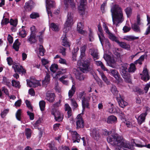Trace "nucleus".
Wrapping results in <instances>:
<instances>
[{
    "mask_svg": "<svg viewBox=\"0 0 150 150\" xmlns=\"http://www.w3.org/2000/svg\"><path fill=\"white\" fill-rule=\"evenodd\" d=\"M70 100L71 103L72 105L75 108H77L78 106V105L75 100L73 99H71Z\"/></svg>",
    "mask_w": 150,
    "mask_h": 150,
    "instance_id": "58",
    "label": "nucleus"
},
{
    "mask_svg": "<svg viewBox=\"0 0 150 150\" xmlns=\"http://www.w3.org/2000/svg\"><path fill=\"white\" fill-rule=\"evenodd\" d=\"M41 118H39L38 120L33 125L34 127L35 128L37 127L41 123Z\"/></svg>",
    "mask_w": 150,
    "mask_h": 150,
    "instance_id": "62",
    "label": "nucleus"
},
{
    "mask_svg": "<svg viewBox=\"0 0 150 150\" xmlns=\"http://www.w3.org/2000/svg\"><path fill=\"white\" fill-rule=\"evenodd\" d=\"M71 134H72V139L74 142H77L79 143V142L81 139L80 136L77 133L76 131H72Z\"/></svg>",
    "mask_w": 150,
    "mask_h": 150,
    "instance_id": "15",
    "label": "nucleus"
},
{
    "mask_svg": "<svg viewBox=\"0 0 150 150\" xmlns=\"http://www.w3.org/2000/svg\"><path fill=\"white\" fill-rule=\"evenodd\" d=\"M35 35H36L30 34V37L28 39V41L31 44L35 43L37 41Z\"/></svg>",
    "mask_w": 150,
    "mask_h": 150,
    "instance_id": "34",
    "label": "nucleus"
},
{
    "mask_svg": "<svg viewBox=\"0 0 150 150\" xmlns=\"http://www.w3.org/2000/svg\"><path fill=\"white\" fill-rule=\"evenodd\" d=\"M75 121L76 123L77 129L83 128L84 127V122L83 118L81 117V114H79L77 116L75 119Z\"/></svg>",
    "mask_w": 150,
    "mask_h": 150,
    "instance_id": "5",
    "label": "nucleus"
},
{
    "mask_svg": "<svg viewBox=\"0 0 150 150\" xmlns=\"http://www.w3.org/2000/svg\"><path fill=\"white\" fill-rule=\"evenodd\" d=\"M65 110L67 111V114L68 118L70 117L71 115V108L68 104H66L65 105Z\"/></svg>",
    "mask_w": 150,
    "mask_h": 150,
    "instance_id": "31",
    "label": "nucleus"
},
{
    "mask_svg": "<svg viewBox=\"0 0 150 150\" xmlns=\"http://www.w3.org/2000/svg\"><path fill=\"white\" fill-rule=\"evenodd\" d=\"M9 23L11 25H12L16 27L18 23V21L17 19L14 20L12 19H11L10 20Z\"/></svg>",
    "mask_w": 150,
    "mask_h": 150,
    "instance_id": "51",
    "label": "nucleus"
},
{
    "mask_svg": "<svg viewBox=\"0 0 150 150\" xmlns=\"http://www.w3.org/2000/svg\"><path fill=\"white\" fill-rule=\"evenodd\" d=\"M116 42L121 47L127 50L129 49L130 48V45L126 44V43L123 42H120L119 40L116 41Z\"/></svg>",
    "mask_w": 150,
    "mask_h": 150,
    "instance_id": "27",
    "label": "nucleus"
},
{
    "mask_svg": "<svg viewBox=\"0 0 150 150\" xmlns=\"http://www.w3.org/2000/svg\"><path fill=\"white\" fill-rule=\"evenodd\" d=\"M2 83L8 86H10V82L8 80L7 78L5 77H3Z\"/></svg>",
    "mask_w": 150,
    "mask_h": 150,
    "instance_id": "54",
    "label": "nucleus"
},
{
    "mask_svg": "<svg viewBox=\"0 0 150 150\" xmlns=\"http://www.w3.org/2000/svg\"><path fill=\"white\" fill-rule=\"evenodd\" d=\"M83 25L81 23H79L77 25V30L78 32L83 35H86L87 34V32L83 30Z\"/></svg>",
    "mask_w": 150,
    "mask_h": 150,
    "instance_id": "19",
    "label": "nucleus"
},
{
    "mask_svg": "<svg viewBox=\"0 0 150 150\" xmlns=\"http://www.w3.org/2000/svg\"><path fill=\"white\" fill-rule=\"evenodd\" d=\"M12 67L14 70L15 72H18L20 74L22 73V74H25L26 72L25 70L23 69L22 66H19L16 64H14L12 66Z\"/></svg>",
    "mask_w": 150,
    "mask_h": 150,
    "instance_id": "9",
    "label": "nucleus"
},
{
    "mask_svg": "<svg viewBox=\"0 0 150 150\" xmlns=\"http://www.w3.org/2000/svg\"><path fill=\"white\" fill-rule=\"evenodd\" d=\"M30 29L31 31V34L36 35L35 33L37 32V31L35 26L34 25L32 26L30 28Z\"/></svg>",
    "mask_w": 150,
    "mask_h": 150,
    "instance_id": "56",
    "label": "nucleus"
},
{
    "mask_svg": "<svg viewBox=\"0 0 150 150\" xmlns=\"http://www.w3.org/2000/svg\"><path fill=\"white\" fill-rule=\"evenodd\" d=\"M120 73L125 81L128 83L131 82V76L127 70L120 71Z\"/></svg>",
    "mask_w": 150,
    "mask_h": 150,
    "instance_id": "7",
    "label": "nucleus"
},
{
    "mask_svg": "<svg viewBox=\"0 0 150 150\" xmlns=\"http://www.w3.org/2000/svg\"><path fill=\"white\" fill-rule=\"evenodd\" d=\"M99 74L101 76L102 79L107 84L110 83V81L108 79L107 77L105 75L103 71H99Z\"/></svg>",
    "mask_w": 150,
    "mask_h": 150,
    "instance_id": "28",
    "label": "nucleus"
},
{
    "mask_svg": "<svg viewBox=\"0 0 150 150\" xmlns=\"http://www.w3.org/2000/svg\"><path fill=\"white\" fill-rule=\"evenodd\" d=\"M140 75L141 76V79L145 81H148L149 79V76L148 70L145 68H144L142 74H140Z\"/></svg>",
    "mask_w": 150,
    "mask_h": 150,
    "instance_id": "11",
    "label": "nucleus"
},
{
    "mask_svg": "<svg viewBox=\"0 0 150 150\" xmlns=\"http://www.w3.org/2000/svg\"><path fill=\"white\" fill-rule=\"evenodd\" d=\"M59 52L61 53L64 56H65L66 55V49L64 48L62 46H60L59 48Z\"/></svg>",
    "mask_w": 150,
    "mask_h": 150,
    "instance_id": "52",
    "label": "nucleus"
},
{
    "mask_svg": "<svg viewBox=\"0 0 150 150\" xmlns=\"http://www.w3.org/2000/svg\"><path fill=\"white\" fill-rule=\"evenodd\" d=\"M12 85L16 87L20 88V83L19 81H16L15 80H13L12 81Z\"/></svg>",
    "mask_w": 150,
    "mask_h": 150,
    "instance_id": "47",
    "label": "nucleus"
},
{
    "mask_svg": "<svg viewBox=\"0 0 150 150\" xmlns=\"http://www.w3.org/2000/svg\"><path fill=\"white\" fill-rule=\"evenodd\" d=\"M110 12L113 24L116 27L119 26L118 24L121 23L124 20L122 8L117 4H113L111 7Z\"/></svg>",
    "mask_w": 150,
    "mask_h": 150,
    "instance_id": "2",
    "label": "nucleus"
},
{
    "mask_svg": "<svg viewBox=\"0 0 150 150\" xmlns=\"http://www.w3.org/2000/svg\"><path fill=\"white\" fill-rule=\"evenodd\" d=\"M82 104L83 107V110H84L85 108H88L89 103L87 99L85 97H83L82 100Z\"/></svg>",
    "mask_w": 150,
    "mask_h": 150,
    "instance_id": "22",
    "label": "nucleus"
},
{
    "mask_svg": "<svg viewBox=\"0 0 150 150\" xmlns=\"http://www.w3.org/2000/svg\"><path fill=\"white\" fill-rule=\"evenodd\" d=\"M117 100L119 106L122 108H124L127 105V103L121 98H118L117 99Z\"/></svg>",
    "mask_w": 150,
    "mask_h": 150,
    "instance_id": "29",
    "label": "nucleus"
},
{
    "mask_svg": "<svg viewBox=\"0 0 150 150\" xmlns=\"http://www.w3.org/2000/svg\"><path fill=\"white\" fill-rule=\"evenodd\" d=\"M25 103L27 105V106L28 108V109L29 110H30L31 111H32L33 110V107L31 105L30 101L28 100H26L25 101Z\"/></svg>",
    "mask_w": 150,
    "mask_h": 150,
    "instance_id": "50",
    "label": "nucleus"
},
{
    "mask_svg": "<svg viewBox=\"0 0 150 150\" xmlns=\"http://www.w3.org/2000/svg\"><path fill=\"white\" fill-rule=\"evenodd\" d=\"M34 5L33 1L30 0L25 3V7L28 11H30L33 8Z\"/></svg>",
    "mask_w": 150,
    "mask_h": 150,
    "instance_id": "23",
    "label": "nucleus"
},
{
    "mask_svg": "<svg viewBox=\"0 0 150 150\" xmlns=\"http://www.w3.org/2000/svg\"><path fill=\"white\" fill-rule=\"evenodd\" d=\"M90 54L93 57L94 60L97 59L99 58L98 50L94 48H91L89 50Z\"/></svg>",
    "mask_w": 150,
    "mask_h": 150,
    "instance_id": "14",
    "label": "nucleus"
},
{
    "mask_svg": "<svg viewBox=\"0 0 150 150\" xmlns=\"http://www.w3.org/2000/svg\"><path fill=\"white\" fill-rule=\"evenodd\" d=\"M73 16L71 13H68L67 19L65 23L66 25L71 26L73 24Z\"/></svg>",
    "mask_w": 150,
    "mask_h": 150,
    "instance_id": "16",
    "label": "nucleus"
},
{
    "mask_svg": "<svg viewBox=\"0 0 150 150\" xmlns=\"http://www.w3.org/2000/svg\"><path fill=\"white\" fill-rule=\"evenodd\" d=\"M20 45V43L19 42L18 40V39H17L15 40L13 44V47L16 51H18Z\"/></svg>",
    "mask_w": 150,
    "mask_h": 150,
    "instance_id": "37",
    "label": "nucleus"
},
{
    "mask_svg": "<svg viewBox=\"0 0 150 150\" xmlns=\"http://www.w3.org/2000/svg\"><path fill=\"white\" fill-rule=\"evenodd\" d=\"M117 121V118L115 116L111 115L108 117L107 123H115Z\"/></svg>",
    "mask_w": 150,
    "mask_h": 150,
    "instance_id": "26",
    "label": "nucleus"
},
{
    "mask_svg": "<svg viewBox=\"0 0 150 150\" xmlns=\"http://www.w3.org/2000/svg\"><path fill=\"white\" fill-rule=\"evenodd\" d=\"M39 104L41 111H43L45 108V102L43 100L40 101L39 102Z\"/></svg>",
    "mask_w": 150,
    "mask_h": 150,
    "instance_id": "44",
    "label": "nucleus"
},
{
    "mask_svg": "<svg viewBox=\"0 0 150 150\" xmlns=\"http://www.w3.org/2000/svg\"><path fill=\"white\" fill-rule=\"evenodd\" d=\"M23 27H24L23 26H22L21 30L19 32L20 35L22 38H24L26 35V32L25 29L23 28Z\"/></svg>",
    "mask_w": 150,
    "mask_h": 150,
    "instance_id": "42",
    "label": "nucleus"
},
{
    "mask_svg": "<svg viewBox=\"0 0 150 150\" xmlns=\"http://www.w3.org/2000/svg\"><path fill=\"white\" fill-rule=\"evenodd\" d=\"M71 26L70 25H66L64 24V27L63 29V32L65 33L64 34H66V33L70 30Z\"/></svg>",
    "mask_w": 150,
    "mask_h": 150,
    "instance_id": "55",
    "label": "nucleus"
},
{
    "mask_svg": "<svg viewBox=\"0 0 150 150\" xmlns=\"http://www.w3.org/2000/svg\"><path fill=\"white\" fill-rule=\"evenodd\" d=\"M149 110L150 109L149 108L146 107V112L141 114L138 117L137 120L138 123L139 125H141L143 122H144L146 116L147 114V111H149Z\"/></svg>",
    "mask_w": 150,
    "mask_h": 150,
    "instance_id": "8",
    "label": "nucleus"
},
{
    "mask_svg": "<svg viewBox=\"0 0 150 150\" xmlns=\"http://www.w3.org/2000/svg\"><path fill=\"white\" fill-rule=\"evenodd\" d=\"M66 72V69H60L55 74V75L54 76V78L57 79L60 76V75H62V74L65 73Z\"/></svg>",
    "mask_w": 150,
    "mask_h": 150,
    "instance_id": "30",
    "label": "nucleus"
},
{
    "mask_svg": "<svg viewBox=\"0 0 150 150\" xmlns=\"http://www.w3.org/2000/svg\"><path fill=\"white\" fill-rule=\"evenodd\" d=\"M125 11L127 17H129L131 16L132 12V8L131 7H127L125 9Z\"/></svg>",
    "mask_w": 150,
    "mask_h": 150,
    "instance_id": "36",
    "label": "nucleus"
},
{
    "mask_svg": "<svg viewBox=\"0 0 150 150\" xmlns=\"http://www.w3.org/2000/svg\"><path fill=\"white\" fill-rule=\"evenodd\" d=\"M109 38L112 40L115 41L116 42V41L118 40L117 39L116 37L110 32L108 34Z\"/></svg>",
    "mask_w": 150,
    "mask_h": 150,
    "instance_id": "48",
    "label": "nucleus"
},
{
    "mask_svg": "<svg viewBox=\"0 0 150 150\" xmlns=\"http://www.w3.org/2000/svg\"><path fill=\"white\" fill-rule=\"evenodd\" d=\"M30 18L32 19L35 18L39 17L38 13H33L30 15Z\"/></svg>",
    "mask_w": 150,
    "mask_h": 150,
    "instance_id": "57",
    "label": "nucleus"
},
{
    "mask_svg": "<svg viewBox=\"0 0 150 150\" xmlns=\"http://www.w3.org/2000/svg\"><path fill=\"white\" fill-rule=\"evenodd\" d=\"M27 85L30 87H35V86L33 83V82L32 80V79L30 80L27 79L26 80Z\"/></svg>",
    "mask_w": 150,
    "mask_h": 150,
    "instance_id": "53",
    "label": "nucleus"
},
{
    "mask_svg": "<svg viewBox=\"0 0 150 150\" xmlns=\"http://www.w3.org/2000/svg\"><path fill=\"white\" fill-rule=\"evenodd\" d=\"M58 65L57 64H54L51 65L50 67V71L53 72H55L58 69Z\"/></svg>",
    "mask_w": 150,
    "mask_h": 150,
    "instance_id": "41",
    "label": "nucleus"
},
{
    "mask_svg": "<svg viewBox=\"0 0 150 150\" xmlns=\"http://www.w3.org/2000/svg\"><path fill=\"white\" fill-rule=\"evenodd\" d=\"M139 25L137 24L136 23L133 24L132 25V29L136 32L140 33L141 32V30Z\"/></svg>",
    "mask_w": 150,
    "mask_h": 150,
    "instance_id": "32",
    "label": "nucleus"
},
{
    "mask_svg": "<svg viewBox=\"0 0 150 150\" xmlns=\"http://www.w3.org/2000/svg\"><path fill=\"white\" fill-rule=\"evenodd\" d=\"M136 70V67L134 64L132 63L130 64L129 67L128 69V71L129 72L133 73Z\"/></svg>",
    "mask_w": 150,
    "mask_h": 150,
    "instance_id": "39",
    "label": "nucleus"
},
{
    "mask_svg": "<svg viewBox=\"0 0 150 150\" xmlns=\"http://www.w3.org/2000/svg\"><path fill=\"white\" fill-rule=\"evenodd\" d=\"M21 110L19 109L16 112V119L18 120H21Z\"/></svg>",
    "mask_w": 150,
    "mask_h": 150,
    "instance_id": "49",
    "label": "nucleus"
},
{
    "mask_svg": "<svg viewBox=\"0 0 150 150\" xmlns=\"http://www.w3.org/2000/svg\"><path fill=\"white\" fill-rule=\"evenodd\" d=\"M25 134L27 136V138L28 139L31 136V131L30 129L26 128L25 129Z\"/></svg>",
    "mask_w": 150,
    "mask_h": 150,
    "instance_id": "45",
    "label": "nucleus"
},
{
    "mask_svg": "<svg viewBox=\"0 0 150 150\" xmlns=\"http://www.w3.org/2000/svg\"><path fill=\"white\" fill-rule=\"evenodd\" d=\"M98 30L100 32L99 33H98V35L100 40L102 46H103L104 42L105 41L106 42L109 44L108 40L107 39H105L103 33V30L100 25L99 24L98 26Z\"/></svg>",
    "mask_w": 150,
    "mask_h": 150,
    "instance_id": "4",
    "label": "nucleus"
},
{
    "mask_svg": "<svg viewBox=\"0 0 150 150\" xmlns=\"http://www.w3.org/2000/svg\"><path fill=\"white\" fill-rule=\"evenodd\" d=\"M52 114L54 116L55 119L56 121L59 122L62 120L63 115L59 111L56 110L54 112H52Z\"/></svg>",
    "mask_w": 150,
    "mask_h": 150,
    "instance_id": "13",
    "label": "nucleus"
},
{
    "mask_svg": "<svg viewBox=\"0 0 150 150\" xmlns=\"http://www.w3.org/2000/svg\"><path fill=\"white\" fill-rule=\"evenodd\" d=\"M111 91L115 96H117V95L118 92L117 90L116 87L115 86L112 85L111 89Z\"/></svg>",
    "mask_w": 150,
    "mask_h": 150,
    "instance_id": "38",
    "label": "nucleus"
},
{
    "mask_svg": "<svg viewBox=\"0 0 150 150\" xmlns=\"http://www.w3.org/2000/svg\"><path fill=\"white\" fill-rule=\"evenodd\" d=\"M50 81V75L47 73L46 74L44 80L42 81V85L44 86H46L49 83Z\"/></svg>",
    "mask_w": 150,
    "mask_h": 150,
    "instance_id": "20",
    "label": "nucleus"
},
{
    "mask_svg": "<svg viewBox=\"0 0 150 150\" xmlns=\"http://www.w3.org/2000/svg\"><path fill=\"white\" fill-rule=\"evenodd\" d=\"M110 73H111L112 76L117 80H120L121 78L120 75L118 71L115 69H110Z\"/></svg>",
    "mask_w": 150,
    "mask_h": 150,
    "instance_id": "17",
    "label": "nucleus"
},
{
    "mask_svg": "<svg viewBox=\"0 0 150 150\" xmlns=\"http://www.w3.org/2000/svg\"><path fill=\"white\" fill-rule=\"evenodd\" d=\"M121 66L120 68V71L127 70L128 67V64H127L123 63L121 64Z\"/></svg>",
    "mask_w": 150,
    "mask_h": 150,
    "instance_id": "46",
    "label": "nucleus"
},
{
    "mask_svg": "<svg viewBox=\"0 0 150 150\" xmlns=\"http://www.w3.org/2000/svg\"><path fill=\"white\" fill-rule=\"evenodd\" d=\"M62 45L65 47H69L70 46L69 43L67 41L66 35L64 34L62 36Z\"/></svg>",
    "mask_w": 150,
    "mask_h": 150,
    "instance_id": "21",
    "label": "nucleus"
},
{
    "mask_svg": "<svg viewBox=\"0 0 150 150\" xmlns=\"http://www.w3.org/2000/svg\"><path fill=\"white\" fill-rule=\"evenodd\" d=\"M103 26L104 29V30L108 34L110 33L108 29V26L105 24L104 23L103 25Z\"/></svg>",
    "mask_w": 150,
    "mask_h": 150,
    "instance_id": "61",
    "label": "nucleus"
},
{
    "mask_svg": "<svg viewBox=\"0 0 150 150\" xmlns=\"http://www.w3.org/2000/svg\"><path fill=\"white\" fill-rule=\"evenodd\" d=\"M90 134L91 136L96 140H98L100 137L99 130L98 129H93Z\"/></svg>",
    "mask_w": 150,
    "mask_h": 150,
    "instance_id": "12",
    "label": "nucleus"
},
{
    "mask_svg": "<svg viewBox=\"0 0 150 150\" xmlns=\"http://www.w3.org/2000/svg\"><path fill=\"white\" fill-rule=\"evenodd\" d=\"M9 110L6 109L4 110L1 113V116L2 117H4L6 114L8 112Z\"/></svg>",
    "mask_w": 150,
    "mask_h": 150,
    "instance_id": "59",
    "label": "nucleus"
},
{
    "mask_svg": "<svg viewBox=\"0 0 150 150\" xmlns=\"http://www.w3.org/2000/svg\"><path fill=\"white\" fill-rule=\"evenodd\" d=\"M111 131L108 132L106 129L104 130L103 131V134L106 136L111 134Z\"/></svg>",
    "mask_w": 150,
    "mask_h": 150,
    "instance_id": "64",
    "label": "nucleus"
},
{
    "mask_svg": "<svg viewBox=\"0 0 150 150\" xmlns=\"http://www.w3.org/2000/svg\"><path fill=\"white\" fill-rule=\"evenodd\" d=\"M46 8L48 16L50 15L52 16V12L50 9L51 8L54 7L55 3L54 2L51 1V0H46Z\"/></svg>",
    "mask_w": 150,
    "mask_h": 150,
    "instance_id": "6",
    "label": "nucleus"
},
{
    "mask_svg": "<svg viewBox=\"0 0 150 150\" xmlns=\"http://www.w3.org/2000/svg\"><path fill=\"white\" fill-rule=\"evenodd\" d=\"M139 37L132 35H127L124 38V39L127 41H131L139 39Z\"/></svg>",
    "mask_w": 150,
    "mask_h": 150,
    "instance_id": "35",
    "label": "nucleus"
},
{
    "mask_svg": "<svg viewBox=\"0 0 150 150\" xmlns=\"http://www.w3.org/2000/svg\"><path fill=\"white\" fill-rule=\"evenodd\" d=\"M64 4L67 7L70 5L72 8L75 7V6L74 0H64Z\"/></svg>",
    "mask_w": 150,
    "mask_h": 150,
    "instance_id": "25",
    "label": "nucleus"
},
{
    "mask_svg": "<svg viewBox=\"0 0 150 150\" xmlns=\"http://www.w3.org/2000/svg\"><path fill=\"white\" fill-rule=\"evenodd\" d=\"M107 140L113 145L118 146V150H131L129 142L125 140L122 137L113 135L112 137H107Z\"/></svg>",
    "mask_w": 150,
    "mask_h": 150,
    "instance_id": "1",
    "label": "nucleus"
},
{
    "mask_svg": "<svg viewBox=\"0 0 150 150\" xmlns=\"http://www.w3.org/2000/svg\"><path fill=\"white\" fill-rule=\"evenodd\" d=\"M86 48L87 45H84L82 46L81 48V55L80 57L82 59H83L85 57V52Z\"/></svg>",
    "mask_w": 150,
    "mask_h": 150,
    "instance_id": "24",
    "label": "nucleus"
},
{
    "mask_svg": "<svg viewBox=\"0 0 150 150\" xmlns=\"http://www.w3.org/2000/svg\"><path fill=\"white\" fill-rule=\"evenodd\" d=\"M78 63L80 66V71L74 69V73L77 79L80 81L83 80L85 77L82 72L84 73L88 70V69L90 65L89 60L87 59L83 61L82 62L79 61Z\"/></svg>",
    "mask_w": 150,
    "mask_h": 150,
    "instance_id": "3",
    "label": "nucleus"
},
{
    "mask_svg": "<svg viewBox=\"0 0 150 150\" xmlns=\"http://www.w3.org/2000/svg\"><path fill=\"white\" fill-rule=\"evenodd\" d=\"M86 0H80V4L78 7L79 13L81 15L84 14L85 6L86 4Z\"/></svg>",
    "mask_w": 150,
    "mask_h": 150,
    "instance_id": "10",
    "label": "nucleus"
},
{
    "mask_svg": "<svg viewBox=\"0 0 150 150\" xmlns=\"http://www.w3.org/2000/svg\"><path fill=\"white\" fill-rule=\"evenodd\" d=\"M50 28L53 30L56 31H58L59 30V26L54 23H52L51 24Z\"/></svg>",
    "mask_w": 150,
    "mask_h": 150,
    "instance_id": "40",
    "label": "nucleus"
},
{
    "mask_svg": "<svg viewBox=\"0 0 150 150\" xmlns=\"http://www.w3.org/2000/svg\"><path fill=\"white\" fill-rule=\"evenodd\" d=\"M131 29V28L130 27H128L127 26H124L122 29L124 32L126 33L129 31Z\"/></svg>",
    "mask_w": 150,
    "mask_h": 150,
    "instance_id": "60",
    "label": "nucleus"
},
{
    "mask_svg": "<svg viewBox=\"0 0 150 150\" xmlns=\"http://www.w3.org/2000/svg\"><path fill=\"white\" fill-rule=\"evenodd\" d=\"M39 50L40 55L41 56H43L45 52V50L43 48V46L42 45H39Z\"/></svg>",
    "mask_w": 150,
    "mask_h": 150,
    "instance_id": "43",
    "label": "nucleus"
},
{
    "mask_svg": "<svg viewBox=\"0 0 150 150\" xmlns=\"http://www.w3.org/2000/svg\"><path fill=\"white\" fill-rule=\"evenodd\" d=\"M55 95L54 93H47L46 99L50 102L52 103L54 101Z\"/></svg>",
    "mask_w": 150,
    "mask_h": 150,
    "instance_id": "18",
    "label": "nucleus"
},
{
    "mask_svg": "<svg viewBox=\"0 0 150 150\" xmlns=\"http://www.w3.org/2000/svg\"><path fill=\"white\" fill-rule=\"evenodd\" d=\"M1 90L7 95L9 96L8 91V90L5 87H2L1 88Z\"/></svg>",
    "mask_w": 150,
    "mask_h": 150,
    "instance_id": "63",
    "label": "nucleus"
},
{
    "mask_svg": "<svg viewBox=\"0 0 150 150\" xmlns=\"http://www.w3.org/2000/svg\"><path fill=\"white\" fill-rule=\"evenodd\" d=\"M76 91V88L74 85H72L71 89L68 92V96L69 98H71L73 96Z\"/></svg>",
    "mask_w": 150,
    "mask_h": 150,
    "instance_id": "33",
    "label": "nucleus"
}]
</instances>
